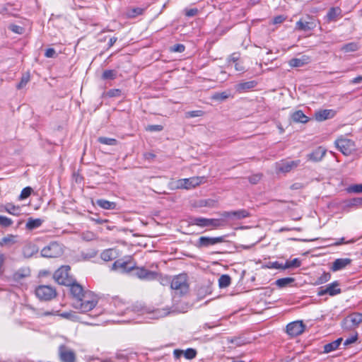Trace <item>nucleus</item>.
<instances>
[{"label":"nucleus","instance_id":"nucleus-1","mask_svg":"<svg viewBox=\"0 0 362 362\" xmlns=\"http://www.w3.org/2000/svg\"><path fill=\"white\" fill-rule=\"evenodd\" d=\"M97 303V297L92 292L87 291L83 297L74 301V307L82 313H86L93 310Z\"/></svg>","mask_w":362,"mask_h":362},{"label":"nucleus","instance_id":"nucleus-2","mask_svg":"<svg viewBox=\"0 0 362 362\" xmlns=\"http://www.w3.org/2000/svg\"><path fill=\"white\" fill-rule=\"evenodd\" d=\"M191 223L192 225H196L200 227H211L212 228H217L225 226L226 225V221H225L223 219L198 217L193 218Z\"/></svg>","mask_w":362,"mask_h":362},{"label":"nucleus","instance_id":"nucleus-3","mask_svg":"<svg viewBox=\"0 0 362 362\" xmlns=\"http://www.w3.org/2000/svg\"><path fill=\"white\" fill-rule=\"evenodd\" d=\"M64 252L62 245L57 242H52L41 250V255L47 258H57Z\"/></svg>","mask_w":362,"mask_h":362},{"label":"nucleus","instance_id":"nucleus-4","mask_svg":"<svg viewBox=\"0 0 362 362\" xmlns=\"http://www.w3.org/2000/svg\"><path fill=\"white\" fill-rule=\"evenodd\" d=\"M334 144L336 147L345 156L351 155L356 149L355 142L344 136H339Z\"/></svg>","mask_w":362,"mask_h":362},{"label":"nucleus","instance_id":"nucleus-5","mask_svg":"<svg viewBox=\"0 0 362 362\" xmlns=\"http://www.w3.org/2000/svg\"><path fill=\"white\" fill-rule=\"evenodd\" d=\"M170 287L182 295L187 293L189 284L187 283V275L185 274H181L175 276L171 281Z\"/></svg>","mask_w":362,"mask_h":362},{"label":"nucleus","instance_id":"nucleus-6","mask_svg":"<svg viewBox=\"0 0 362 362\" xmlns=\"http://www.w3.org/2000/svg\"><path fill=\"white\" fill-rule=\"evenodd\" d=\"M69 266H62L54 274L55 281L61 285L69 286L72 283V278L69 276Z\"/></svg>","mask_w":362,"mask_h":362},{"label":"nucleus","instance_id":"nucleus-7","mask_svg":"<svg viewBox=\"0 0 362 362\" xmlns=\"http://www.w3.org/2000/svg\"><path fill=\"white\" fill-rule=\"evenodd\" d=\"M35 294L40 300H49L57 295L55 289L47 285H40L35 289Z\"/></svg>","mask_w":362,"mask_h":362},{"label":"nucleus","instance_id":"nucleus-8","mask_svg":"<svg viewBox=\"0 0 362 362\" xmlns=\"http://www.w3.org/2000/svg\"><path fill=\"white\" fill-rule=\"evenodd\" d=\"M204 177H192L189 178L180 179L177 181V188L180 189H191L195 187L204 182Z\"/></svg>","mask_w":362,"mask_h":362},{"label":"nucleus","instance_id":"nucleus-9","mask_svg":"<svg viewBox=\"0 0 362 362\" xmlns=\"http://www.w3.org/2000/svg\"><path fill=\"white\" fill-rule=\"evenodd\" d=\"M300 164V160H281L276 163V170L277 173H286L297 168Z\"/></svg>","mask_w":362,"mask_h":362},{"label":"nucleus","instance_id":"nucleus-10","mask_svg":"<svg viewBox=\"0 0 362 362\" xmlns=\"http://www.w3.org/2000/svg\"><path fill=\"white\" fill-rule=\"evenodd\" d=\"M308 20L300 19L296 23V29L303 31H310L317 26V21L310 16H308Z\"/></svg>","mask_w":362,"mask_h":362},{"label":"nucleus","instance_id":"nucleus-11","mask_svg":"<svg viewBox=\"0 0 362 362\" xmlns=\"http://www.w3.org/2000/svg\"><path fill=\"white\" fill-rule=\"evenodd\" d=\"M305 327L303 321H294L287 325L286 332L291 337H296L304 332Z\"/></svg>","mask_w":362,"mask_h":362},{"label":"nucleus","instance_id":"nucleus-12","mask_svg":"<svg viewBox=\"0 0 362 362\" xmlns=\"http://www.w3.org/2000/svg\"><path fill=\"white\" fill-rule=\"evenodd\" d=\"M223 241H224V237H223V236L216 237V238L202 236L199 238L197 246L199 248L207 247L211 245H214L222 243Z\"/></svg>","mask_w":362,"mask_h":362},{"label":"nucleus","instance_id":"nucleus-13","mask_svg":"<svg viewBox=\"0 0 362 362\" xmlns=\"http://www.w3.org/2000/svg\"><path fill=\"white\" fill-rule=\"evenodd\" d=\"M59 355L62 362H76L74 352L68 349L64 345H61L59 347Z\"/></svg>","mask_w":362,"mask_h":362},{"label":"nucleus","instance_id":"nucleus-14","mask_svg":"<svg viewBox=\"0 0 362 362\" xmlns=\"http://www.w3.org/2000/svg\"><path fill=\"white\" fill-rule=\"evenodd\" d=\"M134 274L141 279L153 280L157 276V273L147 270L143 267L136 268Z\"/></svg>","mask_w":362,"mask_h":362},{"label":"nucleus","instance_id":"nucleus-15","mask_svg":"<svg viewBox=\"0 0 362 362\" xmlns=\"http://www.w3.org/2000/svg\"><path fill=\"white\" fill-rule=\"evenodd\" d=\"M334 115L335 111L333 110H320L315 112V118L319 122L333 118Z\"/></svg>","mask_w":362,"mask_h":362},{"label":"nucleus","instance_id":"nucleus-16","mask_svg":"<svg viewBox=\"0 0 362 362\" xmlns=\"http://www.w3.org/2000/svg\"><path fill=\"white\" fill-rule=\"evenodd\" d=\"M69 286H70L71 293L74 298L75 300H77L78 298L83 297V294L87 291H83L82 286L77 283H74V280L72 281L71 284H70Z\"/></svg>","mask_w":362,"mask_h":362},{"label":"nucleus","instance_id":"nucleus-17","mask_svg":"<svg viewBox=\"0 0 362 362\" xmlns=\"http://www.w3.org/2000/svg\"><path fill=\"white\" fill-rule=\"evenodd\" d=\"M351 263V259L349 258H339L337 259L332 263L331 269L333 272H337L344 269L346 266Z\"/></svg>","mask_w":362,"mask_h":362},{"label":"nucleus","instance_id":"nucleus-18","mask_svg":"<svg viewBox=\"0 0 362 362\" xmlns=\"http://www.w3.org/2000/svg\"><path fill=\"white\" fill-rule=\"evenodd\" d=\"M118 251L115 248H110L105 250L100 254V257L103 260L108 262L118 257Z\"/></svg>","mask_w":362,"mask_h":362},{"label":"nucleus","instance_id":"nucleus-19","mask_svg":"<svg viewBox=\"0 0 362 362\" xmlns=\"http://www.w3.org/2000/svg\"><path fill=\"white\" fill-rule=\"evenodd\" d=\"M1 211H6L11 215L18 216L21 215V208L19 206L13 205L12 203H6L1 208Z\"/></svg>","mask_w":362,"mask_h":362},{"label":"nucleus","instance_id":"nucleus-20","mask_svg":"<svg viewBox=\"0 0 362 362\" xmlns=\"http://www.w3.org/2000/svg\"><path fill=\"white\" fill-rule=\"evenodd\" d=\"M257 83L255 81L240 82L235 86V90L239 93L245 92L250 89L254 88Z\"/></svg>","mask_w":362,"mask_h":362},{"label":"nucleus","instance_id":"nucleus-21","mask_svg":"<svg viewBox=\"0 0 362 362\" xmlns=\"http://www.w3.org/2000/svg\"><path fill=\"white\" fill-rule=\"evenodd\" d=\"M341 17V9L339 7L331 8L326 16L328 22L336 21Z\"/></svg>","mask_w":362,"mask_h":362},{"label":"nucleus","instance_id":"nucleus-22","mask_svg":"<svg viewBox=\"0 0 362 362\" xmlns=\"http://www.w3.org/2000/svg\"><path fill=\"white\" fill-rule=\"evenodd\" d=\"M326 153V150L320 146L317 148L313 152L310 153L308 156L310 160L317 162L322 160Z\"/></svg>","mask_w":362,"mask_h":362},{"label":"nucleus","instance_id":"nucleus-23","mask_svg":"<svg viewBox=\"0 0 362 362\" xmlns=\"http://www.w3.org/2000/svg\"><path fill=\"white\" fill-rule=\"evenodd\" d=\"M309 62V57L307 56H303L300 58L291 59L288 64L291 67H300Z\"/></svg>","mask_w":362,"mask_h":362},{"label":"nucleus","instance_id":"nucleus-24","mask_svg":"<svg viewBox=\"0 0 362 362\" xmlns=\"http://www.w3.org/2000/svg\"><path fill=\"white\" fill-rule=\"evenodd\" d=\"M346 322H349L353 327H357L362 322V313H354L346 318Z\"/></svg>","mask_w":362,"mask_h":362},{"label":"nucleus","instance_id":"nucleus-25","mask_svg":"<svg viewBox=\"0 0 362 362\" xmlns=\"http://www.w3.org/2000/svg\"><path fill=\"white\" fill-rule=\"evenodd\" d=\"M96 204L100 208L107 210L115 209L117 206V204L115 202H110L103 199H97Z\"/></svg>","mask_w":362,"mask_h":362},{"label":"nucleus","instance_id":"nucleus-26","mask_svg":"<svg viewBox=\"0 0 362 362\" xmlns=\"http://www.w3.org/2000/svg\"><path fill=\"white\" fill-rule=\"evenodd\" d=\"M112 268L114 269H118L121 272H127L131 271L133 269V267L129 266V264L127 262L117 260L113 264Z\"/></svg>","mask_w":362,"mask_h":362},{"label":"nucleus","instance_id":"nucleus-27","mask_svg":"<svg viewBox=\"0 0 362 362\" xmlns=\"http://www.w3.org/2000/svg\"><path fill=\"white\" fill-rule=\"evenodd\" d=\"M291 119L294 122L306 123L308 122V117L302 110H297L291 115Z\"/></svg>","mask_w":362,"mask_h":362},{"label":"nucleus","instance_id":"nucleus-28","mask_svg":"<svg viewBox=\"0 0 362 362\" xmlns=\"http://www.w3.org/2000/svg\"><path fill=\"white\" fill-rule=\"evenodd\" d=\"M325 288L327 293L332 296L339 294L341 292V289L339 288V283L337 281H334L328 284Z\"/></svg>","mask_w":362,"mask_h":362},{"label":"nucleus","instance_id":"nucleus-29","mask_svg":"<svg viewBox=\"0 0 362 362\" xmlns=\"http://www.w3.org/2000/svg\"><path fill=\"white\" fill-rule=\"evenodd\" d=\"M342 338H339L330 343H328L324 346V352L329 353L336 350L342 341Z\"/></svg>","mask_w":362,"mask_h":362},{"label":"nucleus","instance_id":"nucleus-30","mask_svg":"<svg viewBox=\"0 0 362 362\" xmlns=\"http://www.w3.org/2000/svg\"><path fill=\"white\" fill-rule=\"evenodd\" d=\"M43 223V221L40 218H29L26 223V228L28 230H33L40 227Z\"/></svg>","mask_w":362,"mask_h":362},{"label":"nucleus","instance_id":"nucleus-31","mask_svg":"<svg viewBox=\"0 0 362 362\" xmlns=\"http://www.w3.org/2000/svg\"><path fill=\"white\" fill-rule=\"evenodd\" d=\"M250 216L247 211L245 209H240L238 211H233V219L240 220L247 218Z\"/></svg>","mask_w":362,"mask_h":362},{"label":"nucleus","instance_id":"nucleus-32","mask_svg":"<svg viewBox=\"0 0 362 362\" xmlns=\"http://www.w3.org/2000/svg\"><path fill=\"white\" fill-rule=\"evenodd\" d=\"M295 279L292 277H286L279 279L276 281V285L279 288H284L287 285L294 282Z\"/></svg>","mask_w":362,"mask_h":362},{"label":"nucleus","instance_id":"nucleus-33","mask_svg":"<svg viewBox=\"0 0 362 362\" xmlns=\"http://www.w3.org/2000/svg\"><path fill=\"white\" fill-rule=\"evenodd\" d=\"M231 283L230 277L227 274L221 275L218 279V285L220 288H226Z\"/></svg>","mask_w":362,"mask_h":362},{"label":"nucleus","instance_id":"nucleus-34","mask_svg":"<svg viewBox=\"0 0 362 362\" xmlns=\"http://www.w3.org/2000/svg\"><path fill=\"white\" fill-rule=\"evenodd\" d=\"M359 49V46L356 42H349L344 45L341 47V50L345 52H351L357 51Z\"/></svg>","mask_w":362,"mask_h":362},{"label":"nucleus","instance_id":"nucleus-35","mask_svg":"<svg viewBox=\"0 0 362 362\" xmlns=\"http://www.w3.org/2000/svg\"><path fill=\"white\" fill-rule=\"evenodd\" d=\"M144 9L142 8L136 7L129 8L127 11V16L129 18H135L144 13Z\"/></svg>","mask_w":362,"mask_h":362},{"label":"nucleus","instance_id":"nucleus-36","mask_svg":"<svg viewBox=\"0 0 362 362\" xmlns=\"http://www.w3.org/2000/svg\"><path fill=\"white\" fill-rule=\"evenodd\" d=\"M301 264V262L299 259L295 258L292 260H288L286 262V263L284 264V267L286 269L289 268H297L299 267Z\"/></svg>","mask_w":362,"mask_h":362},{"label":"nucleus","instance_id":"nucleus-37","mask_svg":"<svg viewBox=\"0 0 362 362\" xmlns=\"http://www.w3.org/2000/svg\"><path fill=\"white\" fill-rule=\"evenodd\" d=\"M15 238L16 237L13 235H8L7 236L2 238L0 240V246L4 247L13 244L15 243Z\"/></svg>","mask_w":362,"mask_h":362},{"label":"nucleus","instance_id":"nucleus-38","mask_svg":"<svg viewBox=\"0 0 362 362\" xmlns=\"http://www.w3.org/2000/svg\"><path fill=\"white\" fill-rule=\"evenodd\" d=\"M98 141L103 144L108 146H115L117 144V141L115 139L108 138L105 136H100Z\"/></svg>","mask_w":362,"mask_h":362},{"label":"nucleus","instance_id":"nucleus-39","mask_svg":"<svg viewBox=\"0 0 362 362\" xmlns=\"http://www.w3.org/2000/svg\"><path fill=\"white\" fill-rule=\"evenodd\" d=\"M81 238L85 241H91L97 238V235L91 231H85L81 234Z\"/></svg>","mask_w":362,"mask_h":362},{"label":"nucleus","instance_id":"nucleus-40","mask_svg":"<svg viewBox=\"0 0 362 362\" xmlns=\"http://www.w3.org/2000/svg\"><path fill=\"white\" fill-rule=\"evenodd\" d=\"M13 221L11 218L0 215V227L7 228L13 224Z\"/></svg>","mask_w":362,"mask_h":362},{"label":"nucleus","instance_id":"nucleus-41","mask_svg":"<svg viewBox=\"0 0 362 362\" xmlns=\"http://www.w3.org/2000/svg\"><path fill=\"white\" fill-rule=\"evenodd\" d=\"M29 81H30V74H29V73L24 74L22 76V77H21V81L16 86V88L18 89L23 88V87H25L26 86V84L28 83Z\"/></svg>","mask_w":362,"mask_h":362},{"label":"nucleus","instance_id":"nucleus-42","mask_svg":"<svg viewBox=\"0 0 362 362\" xmlns=\"http://www.w3.org/2000/svg\"><path fill=\"white\" fill-rule=\"evenodd\" d=\"M183 354L187 359L191 360L196 357L197 351L194 349L189 348L185 351H183Z\"/></svg>","mask_w":362,"mask_h":362},{"label":"nucleus","instance_id":"nucleus-43","mask_svg":"<svg viewBox=\"0 0 362 362\" xmlns=\"http://www.w3.org/2000/svg\"><path fill=\"white\" fill-rule=\"evenodd\" d=\"M349 192L352 193H361L362 192V184H356L350 185L347 188Z\"/></svg>","mask_w":362,"mask_h":362},{"label":"nucleus","instance_id":"nucleus-44","mask_svg":"<svg viewBox=\"0 0 362 362\" xmlns=\"http://www.w3.org/2000/svg\"><path fill=\"white\" fill-rule=\"evenodd\" d=\"M32 192V189L30 187H27L23 189L19 196V200H23L28 198Z\"/></svg>","mask_w":362,"mask_h":362},{"label":"nucleus","instance_id":"nucleus-45","mask_svg":"<svg viewBox=\"0 0 362 362\" xmlns=\"http://www.w3.org/2000/svg\"><path fill=\"white\" fill-rule=\"evenodd\" d=\"M28 275V272L25 270H18L13 274L15 280H20Z\"/></svg>","mask_w":362,"mask_h":362},{"label":"nucleus","instance_id":"nucleus-46","mask_svg":"<svg viewBox=\"0 0 362 362\" xmlns=\"http://www.w3.org/2000/svg\"><path fill=\"white\" fill-rule=\"evenodd\" d=\"M102 77L103 79H114L116 77V72L114 70H105Z\"/></svg>","mask_w":362,"mask_h":362},{"label":"nucleus","instance_id":"nucleus-47","mask_svg":"<svg viewBox=\"0 0 362 362\" xmlns=\"http://www.w3.org/2000/svg\"><path fill=\"white\" fill-rule=\"evenodd\" d=\"M331 275L329 273L324 272L317 280V284H322L330 279Z\"/></svg>","mask_w":362,"mask_h":362},{"label":"nucleus","instance_id":"nucleus-48","mask_svg":"<svg viewBox=\"0 0 362 362\" xmlns=\"http://www.w3.org/2000/svg\"><path fill=\"white\" fill-rule=\"evenodd\" d=\"M228 98V95L226 92L216 93L212 97L213 99L217 100H223L227 99Z\"/></svg>","mask_w":362,"mask_h":362},{"label":"nucleus","instance_id":"nucleus-49","mask_svg":"<svg viewBox=\"0 0 362 362\" xmlns=\"http://www.w3.org/2000/svg\"><path fill=\"white\" fill-rule=\"evenodd\" d=\"M11 9L12 6L8 4L1 8L0 13L3 15L14 16V13L12 12Z\"/></svg>","mask_w":362,"mask_h":362},{"label":"nucleus","instance_id":"nucleus-50","mask_svg":"<svg viewBox=\"0 0 362 362\" xmlns=\"http://www.w3.org/2000/svg\"><path fill=\"white\" fill-rule=\"evenodd\" d=\"M203 115H204V112L202 110H193V111L187 112L186 113V117H201Z\"/></svg>","mask_w":362,"mask_h":362},{"label":"nucleus","instance_id":"nucleus-51","mask_svg":"<svg viewBox=\"0 0 362 362\" xmlns=\"http://www.w3.org/2000/svg\"><path fill=\"white\" fill-rule=\"evenodd\" d=\"M185 47L182 44H177L170 47V51L173 52H183Z\"/></svg>","mask_w":362,"mask_h":362},{"label":"nucleus","instance_id":"nucleus-52","mask_svg":"<svg viewBox=\"0 0 362 362\" xmlns=\"http://www.w3.org/2000/svg\"><path fill=\"white\" fill-rule=\"evenodd\" d=\"M163 129V127L162 125L159 124H153V125H148L146 129L149 132H160Z\"/></svg>","mask_w":362,"mask_h":362},{"label":"nucleus","instance_id":"nucleus-53","mask_svg":"<svg viewBox=\"0 0 362 362\" xmlns=\"http://www.w3.org/2000/svg\"><path fill=\"white\" fill-rule=\"evenodd\" d=\"M11 30H12L15 33L22 34L24 31V28L21 26L17 25H11L9 26Z\"/></svg>","mask_w":362,"mask_h":362},{"label":"nucleus","instance_id":"nucleus-54","mask_svg":"<svg viewBox=\"0 0 362 362\" xmlns=\"http://www.w3.org/2000/svg\"><path fill=\"white\" fill-rule=\"evenodd\" d=\"M357 339H358V334H357L351 336L350 337L347 338L344 341V346H349V345L354 343L357 340Z\"/></svg>","mask_w":362,"mask_h":362},{"label":"nucleus","instance_id":"nucleus-55","mask_svg":"<svg viewBox=\"0 0 362 362\" xmlns=\"http://www.w3.org/2000/svg\"><path fill=\"white\" fill-rule=\"evenodd\" d=\"M240 59V54L238 52H234L232 54H230L228 59V63L233 62L234 63L238 62V61Z\"/></svg>","mask_w":362,"mask_h":362},{"label":"nucleus","instance_id":"nucleus-56","mask_svg":"<svg viewBox=\"0 0 362 362\" xmlns=\"http://www.w3.org/2000/svg\"><path fill=\"white\" fill-rule=\"evenodd\" d=\"M6 261V256L0 252V275L4 272V266Z\"/></svg>","mask_w":362,"mask_h":362},{"label":"nucleus","instance_id":"nucleus-57","mask_svg":"<svg viewBox=\"0 0 362 362\" xmlns=\"http://www.w3.org/2000/svg\"><path fill=\"white\" fill-rule=\"evenodd\" d=\"M198 13V9L196 8L185 10V15L188 17H193Z\"/></svg>","mask_w":362,"mask_h":362},{"label":"nucleus","instance_id":"nucleus-58","mask_svg":"<svg viewBox=\"0 0 362 362\" xmlns=\"http://www.w3.org/2000/svg\"><path fill=\"white\" fill-rule=\"evenodd\" d=\"M168 311L166 310H156L153 313V315L156 317H163L166 316L168 314Z\"/></svg>","mask_w":362,"mask_h":362},{"label":"nucleus","instance_id":"nucleus-59","mask_svg":"<svg viewBox=\"0 0 362 362\" xmlns=\"http://www.w3.org/2000/svg\"><path fill=\"white\" fill-rule=\"evenodd\" d=\"M269 268L276 269H286L284 267V264L279 263V262H274L270 263Z\"/></svg>","mask_w":362,"mask_h":362},{"label":"nucleus","instance_id":"nucleus-60","mask_svg":"<svg viewBox=\"0 0 362 362\" xmlns=\"http://www.w3.org/2000/svg\"><path fill=\"white\" fill-rule=\"evenodd\" d=\"M221 218L223 219L225 221L226 218L233 219V211H223L221 214Z\"/></svg>","mask_w":362,"mask_h":362},{"label":"nucleus","instance_id":"nucleus-61","mask_svg":"<svg viewBox=\"0 0 362 362\" xmlns=\"http://www.w3.org/2000/svg\"><path fill=\"white\" fill-rule=\"evenodd\" d=\"M56 55V52L53 48H49L45 51V56L48 58L54 57Z\"/></svg>","mask_w":362,"mask_h":362},{"label":"nucleus","instance_id":"nucleus-62","mask_svg":"<svg viewBox=\"0 0 362 362\" xmlns=\"http://www.w3.org/2000/svg\"><path fill=\"white\" fill-rule=\"evenodd\" d=\"M121 94V90L119 89H112L108 91L107 95L110 97H117Z\"/></svg>","mask_w":362,"mask_h":362},{"label":"nucleus","instance_id":"nucleus-63","mask_svg":"<svg viewBox=\"0 0 362 362\" xmlns=\"http://www.w3.org/2000/svg\"><path fill=\"white\" fill-rule=\"evenodd\" d=\"M59 315L62 317L65 318V319H73L74 317L75 316L74 312H64V313L59 314Z\"/></svg>","mask_w":362,"mask_h":362},{"label":"nucleus","instance_id":"nucleus-64","mask_svg":"<svg viewBox=\"0 0 362 362\" xmlns=\"http://www.w3.org/2000/svg\"><path fill=\"white\" fill-rule=\"evenodd\" d=\"M261 179V176L259 175H255L249 177V181L252 184L257 183Z\"/></svg>","mask_w":362,"mask_h":362}]
</instances>
